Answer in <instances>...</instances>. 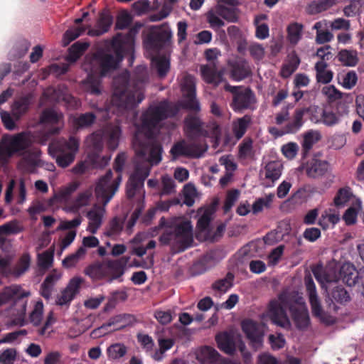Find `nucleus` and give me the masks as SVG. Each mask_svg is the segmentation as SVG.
<instances>
[{"label": "nucleus", "mask_w": 364, "mask_h": 364, "mask_svg": "<svg viewBox=\"0 0 364 364\" xmlns=\"http://www.w3.org/2000/svg\"><path fill=\"white\" fill-rule=\"evenodd\" d=\"M63 115L53 109L44 110L41 116L40 123L46 129L45 133L38 136V141L45 144L48 139V134H54L59 132L63 124Z\"/></svg>", "instance_id": "nucleus-11"}, {"label": "nucleus", "mask_w": 364, "mask_h": 364, "mask_svg": "<svg viewBox=\"0 0 364 364\" xmlns=\"http://www.w3.org/2000/svg\"><path fill=\"white\" fill-rule=\"evenodd\" d=\"M340 220L339 214L331 208L326 209L321 214L319 220L318 225L323 229H327L331 225L334 226Z\"/></svg>", "instance_id": "nucleus-35"}, {"label": "nucleus", "mask_w": 364, "mask_h": 364, "mask_svg": "<svg viewBox=\"0 0 364 364\" xmlns=\"http://www.w3.org/2000/svg\"><path fill=\"white\" fill-rule=\"evenodd\" d=\"M28 294V291L17 286L6 287L0 293V306L10 300L14 301L13 314L15 318L13 322L15 325L23 326L25 323L26 297Z\"/></svg>", "instance_id": "nucleus-9"}, {"label": "nucleus", "mask_w": 364, "mask_h": 364, "mask_svg": "<svg viewBox=\"0 0 364 364\" xmlns=\"http://www.w3.org/2000/svg\"><path fill=\"white\" fill-rule=\"evenodd\" d=\"M306 109H297L295 111L294 116L293 120L289 122L287 125V132H296L302 125V118L306 112Z\"/></svg>", "instance_id": "nucleus-48"}, {"label": "nucleus", "mask_w": 364, "mask_h": 364, "mask_svg": "<svg viewBox=\"0 0 364 364\" xmlns=\"http://www.w3.org/2000/svg\"><path fill=\"white\" fill-rule=\"evenodd\" d=\"M147 80L146 68L139 66L130 76L127 71L114 78L113 94L111 105L107 108V112H119L131 110L144 100V87Z\"/></svg>", "instance_id": "nucleus-3"}, {"label": "nucleus", "mask_w": 364, "mask_h": 364, "mask_svg": "<svg viewBox=\"0 0 364 364\" xmlns=\"http://www.w3.org/2000/svg\"><path fill=\"white\" fill-rule=\"evenodd\" d=\"M43 304L42 301H37L33 310L30 314V321L34 326H38L43 318Z\"/></svg>", "instance_id": "nucleus-60"}, {"label": "nucleus", "mask_w": 364, "mask_h": 364, "mask_svg": "<svg viewBox=\"0 0 364 364\" xmlns=\"http://www.w3.org/2000/svg\"><path fill=\"white\" fill-rule=\"evenodd\" d=\"M363 11V0H351L350 4L344 7L343 13L347 17H353Z\"/></svg>", "instance_id": "nucleus-52"}, {"label": "nucleus", "mask_w": 364, "mask_h": 364, "mask_svg": "<svg viewBox=\"0 0 364 364\" xmlns=\"http://www.w3.org/2000/svg\"><path fill=\"white\" fill-rule=\"evenodd\" d=\"M212 210L210 209L200 210V217L198 220V228L200 231H208L212 219Z\"/></svg>", "instance_id": "nucleus-51"}, {"label": "nucleus", "mask_w": 364, "mask_h": 364, "mask_svg": "<svg viewBox=\"0 0 364 364\" xmlns=\"http://www.w3.org/2000/svg\"><path fill=\"white\" fill-rule=\"evenodd\" d=\"M53 262V251H46L38 255V264L40 267L48 269Z\"/></svg>", "instance_id": "nucleus-61"}, {"label": "nucleus", "mask_w": 364, "mask_h": 364, "mask_svg": "<svg viewBox=\"0 0 364 364\" xmlns=\"http://www.w3.org/2000/svg\"><path fill=\"white\" fill-rule=\"evenodd\" d=\"M362 201L357 200L355 206L349 208L343 215V220L347 225H353L356 222L357 215L359 210L361 209Z\"/></svg>", "instance_id": "nucleus-55"}, {"label": "nucleus", "mask_w": 364, "mask_h": 364, "mask_svg": "<svg viewBox=\"0 0 364 364\" xmlns=\"http://www.w3.org/2000/svg\"><path fill=\"white\" fill-rule=\"evenodd\" d=\"M121 129L118 125L107 124L101 131L93 133L87 137L86 146L92 149L87 159L77 163L72 169L75 174L84 173L90 166L101 168L107 164L109 156H101L98 152L103 148V139H106L108 147L114 150L119 145Z\"/></svg>", "instance_id": "nucleus-5"}, {"label": "nucleus", "mask_w": 364, "mask_h": 364, "mask_svg": "<svg viewBox=\"0 0 364 364\" xmlns=\"http://www.w3.org/2000/svg\"><path fill=\"white\" fill-rule=\"evenodd\" d=\"M112 17L108 12H102L95 27L89 29L87 34L90 36H99L107 33L112 24Z\"/></svg>", "instance_id": "nucleus-27"}, {"label": "nucleus", "mask_w": 364, "mask_h": 364, "mask_svg": "<svg viewBox=\"0 0 364 364\" xmlns=\"http://www.w3.org/2000/svg\"><path fill=\"white\" fill-rule=\"evenodd\" d=\"M82 282V278L80 277H75L71 279L67 287L57 295L55 304L61 306H69L78 294Z\"/></svg>", "instance_id": "nucleus-18"}, {"label": "nucleus", "mask_w": 364, "mask_h": 364, "mask_svg": "<svg viewBox=\"0 0 364 364\" xmlns=\"http://www.w3.org/2000/svg\"><path fill=\"white\" fill-rule=\"evenodd\" d=\"M303 26L299 23H292L287 27L288 40L291 44L296 45L302 36Z\"/></svg>", "instance_id": "nucleus-43"}, {"label": "nucleus", "mask_w": 364, "mask_h": 364, "mask_svg": "<svg viewBox=\"0 0 364 364\" xmlns=\"http://www.w3.org/2000/svg\"><path fill=\"white\" fill-rule=\"evenodd\" d=\"M93 202L92 187L80 191L72 201L68 204L64 210L66 212L79 213L85 212L87 206Z\"/></svg>", "instance_id": "nucleus-19"}, {"label": "nucleus", "mask_w": 364, "mask_h": 364, "mask_svg": "<svg viewBox=\"0 0 364 364\" xmlns=\"http://www.w3.org/2000/svg\"><path fill=\"white\" fill-rule=\"evenodd\" d=\"M341 0H318L310 4L307 11L310 14H316L326 11L340 2Z\"/></svg>", "instance_id": "nucleus-36"}, {"label": "nucleus", "mask_w": 364, "mask_h": 364, "mask_svg": "<svg viewBox=\"0 0 364 364\" xmlns=\"http://www.w3.org/2000/svg\"><path fill=\"white\" fill-rule=\"evenodd\" d=\"M30 264L31 256L28 253L23 254L15 267L14 274L17 277L22 275L29 269Z\"/></svg>", "instance_id": "nucleus-54"}, {"label": "nucleus", "mask_w": 364, "mask_h": 364, "mask_svg": "<svg viewBox=\"0 0 364 364\" xmlns=\"http://www.w3.org/2000/svg\"><path fill=\"white\" fill-rule=\"evenodd\" d=\"M185 127L186 130L189 132H198L201 129V122L196 116H189L185 121Z\"/></svg>", "instance_id": "nucleus-62"}, {"label": "nucleus", "mask_w": 364, "mask_h": 364, "mask_svg": "<svg viewBox=\"0 0 364 364\" xmlns=\"http://www.w3.org/2000/svg\"><path fill=\"white\" fill-rule=\"evenodd\" d=\"M225 90L231 92L233 95L231 107L235 111H241L247 109L255 103V100L254 95L248 89L225 84Z\"/></svg>", "instance_id": "nucleus-12"}, {"label": "nucleus", "mask_w": 364, "mask_h": 364, "mask_svg": "<svg viewBox=\"0 0 364 364\" xmlns=\"http://www.w3.org/2000/svg\"><path fill=\"white\" fill-rule=\"evenodd\" d=\"M322 93L330 102H335L342 97V93L333 85H327L323 87Z\"/></svg>", "instance_id": "nucleus-63"}, {"label": "nucleus", "mask_w": 364, "mask_h": 364, "mask_svg": "<svg viewBox=\"0 0 364 364\" xmlns=\"http://www.w3.org/2000/svg\"><path fill=\"white\" fill-rule=\"evenodd\" d=\"M33 141L31 134L24 133L6 139L1 146L0 157H2L4 152L7 156H10L13 153L28 147Z\"/></svg>", "instance_id": "nucleus-14"}, {"label": "nucleus", "mask_w": 364, "mask_h": 364, "mask_svg": "<svg viewBox=\"0 0 364 364\" xmlns=\"http://www.w3.org/2000/svg\"><path fill=\"white\" fill-rule=\"evenodd\" d=\"M78 183L72 182L65 186L61 187L55 192L53 197L49 200V205H53L55 203L64 205V208L69 204L72 194L77 189Z\"/></svg>", "instance_id": "nucleus-21"}, {"label": "nucleus", "mask_w": 364, "mask_h": 364, "mask_svg": "<svg viewBox=\"0 0 364 364\" xmlns=\"http://www.w3.org/2000/svg\"><path fill=\"white\" fill-rule=\"evenodd\" d=\"M197 358L207 364H235L230 360L220 358L218 353L214 348L208 346L200 349Z\"/></svg>", "instance_id": "nucleus-25"}, {"label": "nucleus", "mask_w": 364, "mask_h": 364, "mask_svg": "<svg viewBox=\"0 0 364 364\" xmlns=\"http://www.w3.org/2000/svg\"><path fill=\"white\" fill-rule=\"evenodd\" d=\"M273 194H269L263 198L257 199L252 205V213L257 214L264 208H269L274 198Z\"/></svg>", "instance_id": "nucleus-56"}, {"label": "nucleus", "mask_w": 364, "mask_h": 364, "mask_svg": "<svg viewBox=\"0 0 364 364\" xmlns=\"http://www.w3.org/2000/svg\"><path fill=\"white\" fill-rule=\"evenodd\" d=\"M313 273L323 289H330L342 279L348 286H353L358 279V272L354 265L350 262H345L341 266L332 262L323 269L316 267Z\"/></svg>", "instance_id": "nucleus-6"}, {"label": "nucleus", "mask_w": 364, "mask_h": 364, "mask_svg": "<svg viewBox=\"0 0 364 364\" xmlns=\"http://www.w3.org/2000/svg\"><path fill=\"white\" fill-rule=\"evenodd\" d=\"M220 10V16L222 18L230 22H235L237 20L238 16L235 8L231 6H226L221 3L217 5Z\"/></svg>", "instance_id": "nucleus-53"}, {"label": "nucleus", "mask_w": 364, "mask_h": 364, "mask_svg": "<svg viewBox=\"0 0 364 364\" xmlns=\"http://www.w3.org/2000/svg\"><path fill=\"white\" fill-rule=\"evenodd\" d=\"M173 33L170 26L164 23L151 28L150 35L145 41V46L148 49L157 50L172 38Z\"/></svg>", "instance_id": "nucleus-13"}, {"label": "nucleus", "mask_w": 364, "mask_h": 364, "mask_svg": "<svg viewBox=\"0 0 364 364\" xmlns=\"http://www.w3.org/2000/svg\"><path fill=\"white\" fill-rule=\"evenodd\" d=\"M242 328L247 337L259 346L262 343L263 336V327L252 320H246L242 323Z\"/></svg>", "instance_id": "nucleus-23"}, {"label": "nucleus", "mask_w": 364, "mask_h": 364, "mask_svg": "<svg viewBox=\"0 0 364 364\" xmlns=\"http://www.w3.org/2000/svg\"><path fill=\"white\" fill-rule=\"evenodd\" d=\"M233 278L232 274L228 273L225 278L218 279L213 283V289L220 294L225 293L232 287Z\"/></svg>", "instance_id": "nucleus-44"}, {"label": "nucleus", "mask_w": 364, "mask_h": 364, "mask_svg": "<svg viewBox=\"0 0 364 364\" xmlns=\"http://www.w3.org/2000/svg\"><path fill=\"white\" fill-rule=\"evenodd\" d=\"M200 74L203 80L214 86H218L223 80V71L218 70L217 63L202 65Z\"/></svg>", "instance_id": "nucleus-22"}, {"label": "nucleus", "mask_w": 364, "mask_h": 364, "mask_svg": "<svg viewBox=\"0 0 364 364\" xmlns=\"http://www.w3.org/2000/svg\"><path fill=\"white\" fill-rule=\"evenodd\" d=\"M181 90L184 97L183 107L193 111L200 109L199 102L196 99V80L191 75H185L181 81Z\"/></svg>", "instance_id": "nucleus-15"}, {"label": "nucleus", "mask_w": 364, "mask_h": 364, "mask_svg": "<svg viewBox=\"0 0 364 364\" xmlns=\"http://www.w3.org/2000/svg\"><path fill=\"white\" fill-rule=\"evenodd\" d=\"M282 171V164L280 161H274L269 162L262 171V176H264L267 181L266 186H270L271 183H274L277 181L281 175Z\"/></svg>", "instance_id": "nucleus-26"}, {"label": "nucleus", "mask_w": 364, "mask_h": 364, "mask_svg": "<svg viewBox=\"0 0 364 364\" xmlns=\"http://www.w3.org/2000/svg\"><path fill=\"white\" fill-rule=\"evenodd\" d=\"M321 139L318 131L311 130L304 135L303 146L305 149H310L312 146Z\"/></svg>", "instance_id": "nucleus-59"}, {"label": "nucleus", "mask_w": 364, "mask_h": 364, "mask_svg": "<svg viewBox=\"0 0 364 364\" xmlns=\"http://www.w3.org/2000/svg\"><path fill=\"white\" fill-rule=\"evenodd\" d=\"M206 19L210 26L213 29H218L225 25L223 18L220 16V10L217 6L211 9L206 14Z\"/></svg>", "instance_id": "nucleus-40"}, {"label": "nucleus", "mask_w": 364, "mask_h": 364, "mask_svg": "<svg viewBox=\"0 0 364 364\" xmlns=\"http://www.w3.org/2000/svg\"><path fill=\"white\" fill-rule=\"evenodd\" d=\"M107 269L106 262H96L87 267L85 270V274L92 279H101L108 277Z\"/></svg>", "instance_id": "nucleus-34"}, {"label": "nucleus", "mask_w": 364, "mask_h": 364, "mask_svg": "<svg viewBox=\"0 0 364 364\" xmlns=\"http://www.w3.org/2000/svg\"><path fill=\"white\" fill-rule=\"evenodd\" d=\"M183 195L185 197L184 203L187 205L191 206L193 204L195 198L197 196L196 187L191 183L186 185L183 188Z\"/></svg>", "instance_id": "nucleus-64"}, {"label": "nucleus", "mask_w": 364, "mask_h": 364, "mask_svg": "<svg viewBox=\"0 0 364 364\" xmlns=\"http://www.w3.org/2000/svg\"><path fill=\"white\" fill-rule=\"evenodd\" d=\"M328 168V164L326 161L312 159L304 166L306 174L311 178L323 176Z\"/></svg>", "instance_id": "nucleus-29"}, {"label": "nucleus", "mask_w": 364, "mask_h": 364, "mask_svg": "<svg viewBox=\"0 0 364 364\" xmlns=\"http://www.w3.org/2000/svg\"><path fill=\"white\" fill-rule=\"evenodd\" d=\"M129 259V257H122L117 260L106 261L108 277L114 279L121 277L124 272V269Z\"/></svg>", "instance_id": "nucleus-28"}, {"label": "nucleus", "mask_w": 364, "mask_h": 364, "mask_svg": "<svg viewBox=\"0 0 364 364\" xmlns=\"http://www.w3.org/2000/svg\"><path fill=\"white\" fill-rule=\"evenodd\" d=\"M300 63V60L296 55L289 57V60L282 68L281 75L283 77H289L297 68Z\"/></svg>", "instance_id": "nucleus-45"}, {"label": "nucleus", "mask_w": 364, "mask_h": 364, "mask_svg": "<svg viewBox=\"0 0 364 364\" xmlns=\"http://www.w3.org/2000/svg\"><path fill=\"white\" fill-rule=\"evenodd\" d=\"M121 181V175L119 174L116 178H113L110 170L104 176L100 178L95 188V196L99 203L105 206L117 191Z\"/></svg>", "instance_id": "nucleus-10"}, {"label": "nucleus", "mask_w": 364, "mask_h": 364, "mask_svg": "<svg viewBox=\"0 0 364 364\" xmlns=\"http://www.w3.org/2000/svg\"><path fill=\"white\" fill-rule=\"evenodd\" d=\"M80 140L70 136L68 141H53L48 146L49 154L61 168L69 166L79 151Z\"/></svg>", "instance_id": "nucleus-8"}, {"label": "nucleus", "mask_w": 364, "mask_h": 364, "mask_svg": "<svg viewBox=\"0 0 364 364\" xmlns=\"http://www.w3.org/2000/svg\"><path fill=\"white\" fill-rule=\"evenodd\" d=\"M138 29L136 27L131 28L125 36L117 34L106 50H99L94 56L86 58L82 68L87 73V77L82 82L85 92L95 95L101 93L100 77L115 69L122 60L124 53L133 50Z\"/></svg>", "instance_id": "nucleus-2"}, {"label": "nucleus", "mask_w": 364, "mask_h": 364, "mask_svg": "<svg viewBox=\"0 0 364 364\" xmlns=\"http://www.w3.org/2000/svg\"><path fill=\"white\" fill-rule=\"evenodd\" d=\"M32 99L33 95L28 94L14 102L11 107V113L15 120L18 119L27 111Z\"/></svg>", "instance_id": "nucleus-31"}, {"label": "nucleus", "mask_w": 364, "mask_h": 364, "mask_svg": "<svg viewBox=\"0 0 364 364\" xmlns=\"http://www.w3.org/2000/svg\"><path fill=\"white\" fill-rule=\"evenodd\" d=\"M216 341L220 350L228 354H232L235 350L233 336L228 333H222L216 336Z\"/></svg>", "instance_id": "nucleus-32"}, {"label": "nucleus", "mask_w": 364, "mask_h": 364, "mask_svg": "<svg viewBox=\"0 0 364 364\" xmlns=\"http://www.w3.org/2000/svg\"><path fill=\"white\" fill-rule=\"evenodd\" d=\"M105 213V208L101 207L98 205H95L90 211L87 213V217L88 218V227L87 230L95 234L99 228L102 225V217Z\"/></svg>", "instance_id": "nucleus-24"}, {"label": "nucleus", "mask_w": 364, "mask_h": 364, "mask_svg": "<svg viewBox=\"0 0 364 364\" xmlns=\"http://www.w3.org/2000/svg\"><path fill=\"white\" fill-rule=\"evenodd\" d=\"M108 359L110 360H119L126 355L127 348L121 343H113L106 350Z\"/></svg>", "instance_id": "nucleus-39"}, {"label": "nucleus", "mask_w": 364, "mask_h": 364, "mask_svg": "<svg viewBox=\"0 0 364 364\" xmlns=\"http://www.w3.org/2000/svg\"><path fill=\"white\" fill-rule=\"evenodd\" d=\"M327 292L328 297L332 301L338 303H345L349 300V295L346 289L341 286L338 285V283L333 284L330 289H324Z\"/></svg>", "instance_id": "nucleus-33"}, {"label": "nucleus", "mask_w": 364, "mask_h": 364, "mask_svg": "<svg viewBox=\"0 0 364 364\" xmlns=\"http://www.w3.org/2000/svg\"><path fill=\"white\" fill-rule=\"evenodd\" d=\"M157 341L159 348L153 354V358L155 360H161L164 357V353L173 346L175 340L171 338H165L160 336Z\"/></svg>", "instance_id": "nucleus-37"}, {"label": "nucleus", "mask_w": 364, "mask_h": 364, "mask_svg": "<svg viewBox=\"0 0 364 364\" xmlns=\"http://www.w3.org/2000/svg\"><path fill=\"white\" fill-rule=\"evenodd\" d=\"M129 315H117L109 320L108 322L103 324L101 327L94 331V333H97L103 329H107L109 327H113V330H119L123 328L127 324V318Z\"/></svg>", "instance_id": "nucleus-38"}, {"label": "nucleus", "mask_w": 364, "mask_h": 364, "mask_svg": "<svg viewBox=\"0 0 364 364\" xmlns=\"http://www.w3.org/2000/svg\"><path fill=\"white\" fill-rule=\"evenodd\" d=\"M162 245H169L174 253L183 252L193 242L191 221L186 218L176 220L172 226L159 237Z\"/></svg>", "instance_id": "nucleus-7"}, {"label": "nucleus", "mask_w": 364, "mask_h": 364, "mask_svg": "<svg viewBox=\"0 0 364 364\" xmlns=\"http://www.w3.org/2000/svg\"><path fill=\"white\" fill-rule=\"evenodd\" d=\"M41 151L36 149L29 151L24 154L23 159L26 165L29 166H40L41 160L40 159Z\"/></svg>", "instance_id": "nucleus-58"}, {"label": "nucleus", "mask_w": 364, "mask_h": 364, "mask_svg": "<svg viewBox=\"0 0 364 364\" xmlns=\"http://www.w3.org/2000/svg\"><path fill=\"white\" fill-rule=\"evenodd\" d=\"M306 294L311 307L312 314L323 322H328L325 312L321 304V301L317 294L315 283L311 275H306L304 278Z\"/></svg>", "instance_id": "nucleus-16"}, {"label": "nucleus", "mask_w": 364, "mask_h": 364, "mask_svg": "<svg viewBox=\"0 0 364 364\" xmlns=\"http://www.w3.org/2000/svg\"><path fill=\"white\" fill-rule=\"evenodd\" d=\"M122 228L123 220L115 217L109 222L105 234L109 237L117 236L121 232Z\"/></svg>", "instance_id": "nucleus-57"}, {"label": "nucleus", "mask_w": 364, "mask_h": 364, "mask_svg": "<svg viewBox=\"0 0 364 364\" xmlns=\"http://www.w3.org/2000/svg\"><path fill=\"white\" fill-rule=\"evenodd\" d=\"M179 107L176 105L161 102L150 106L142 114L140 122L135 123L133 149L136 154V165L127 184L129 198L134 197L140 191L151 166L161 161L162 148L154 136L161 127V122L175 115Z\"/></svg>", "instance_id": "nucleus-1"}, {"label": "nucleus", "mask_w": 364, "mask_h": 364, "mask_svg": "<svg viewBox=\"0 0 364 364\" xmlns=\"http://www.w3.org/2000/svg\"><path fill=\"white\" fill-rule=\"evenodd\" d=\"M152 64L161 77L165 76L169 70V60L166 57H155L152 60Z\"/></svg>", "instance_id": "nucleus-49"}, {"label": "nucleus", "mask_w": 364, "mask_h": 364, "mask_svg": "<svg viewBox=\"0 0 364 364\" xmlns=\"http://www.w3.org/2000/svg\"><path fill=\"white\" fill-rule=\"evenodd\" d=\"M250 122V118L248 116L240 118L234 122L233 132L237 139H240L245 134Z\"/></svg>", "instance_id": "nucleus-50"}, {"label": "nucleus", "mask_w": 364, "mask_h": 364, "mask_svg": "<svg viewBox=\"0 0 364 364\" xmlns=\"http://www.w3.org/2000/svg\"><path fill=\"white\" fill-rule=\"evenodd\" d=\"M46 100L64 101L70 107L77 106V100L69 94L67 87L64 85H60L57 88L46 89L41 99V105H43Z\"/></svg>", "instance_id": "nucleus-17"}, {"label": "nucleus", "mask_w": 364, "mask_h": 364, "mask_svg": "<svg viewBox=\"0 0 364 364\" xmlns=\"http://www.w3.org/2000/svg\"><path fill=\"white\" fill-rule=\"evenodd\" d=\"M287 309L299 328H305L308 326L309 313L301 294L297 291L282 292L277 300L270 302L268 316L274 323L284 328H289L291 323L286 314Z\"/></svg>", "instance_id": "nucleus-4"}, {"label": "nucleus", "mask_w": 364, "mask_h": 364, "mask_svg": "<svg viewBox=\"0 0 364 364\" xmlns=\"http://www.w3.org/2000/svg\"><path fill=\"white\" fill-rule=\"evenodd\" d=\"M338 58L343 65L355 66L358 62V53L355 50H341L338 55Z\"/></svg>", "instance_id": "nucleus-41"}, {"label": "nucleus", "mask_w": 364, "mask_h": 364, "mask_svg": "<svg viewBox=\"0 0 364 364\" xmlns=\"http://www.w3.org/2000/svg\"><path fill=\"white\" fill-rule=\"evenodd\" d=\"M89 44L87 43L77 42L74 43L69 49V55L67 60L71 63L75 62L82 53L87 49Z\"/></svg>", "instance_id": "nucleus-46"}, {"label": "nucleus", "mask_w": 364, "mask_h": 364, "mask_svg": "<svg viewBox=\"0 0 364 364\" xmlns=\"http://www.w3.org/2000/svg\"><path fill=\"white\" fill-rule=\"evenodd\" d=\"M86 254V250L83 247H80L76 252L65 257L63 261V265L66 268H71L82 259Z\"/></svg>", "instance_id": "nucleus-47"}, {"label": "nucleus", "mask_w": 364, "mask_h": 364, "mask_svg": "<svg viewBox=\"0 0 364 364\" xmlns=\"http://www.w3.org/2000/svg\"><path fill=\"white\" fill-rule=\"evenodd\" d=\"M207 147L200 146L197 144H187L184 141H181L175 144L171 149V154L173 158L181 156H191L194 157H200L206 151Z\"/></svg>", "instance_id": "nucleus-20"}, {"label": "nucleus", "mask_w": 364, "mask_h": 364, "mask_svg": "<svg viewBox=\"0 0 364 364\" xmlns=\"http://www.w3.org/2000/svg\"><path fill=\"white\" fill-rule=\"evenodd\" d=\"M250 73L248 63L244 60H240L231 64V77L235 81H240L247 77Z\"/></svg>", "instance_id": "nucleus-30"}, {"label": "nucleus", "mask_w": 364, "mask_h": 364, "mask_svg": "<svg viewBox=\"0 0 364 364\" xmlns=\"http://www.w3.org/2000/svg\"><path fill=\"white\" fill-rule=\"evenodd\" d=\"M96 116L92 113H85L73 119V124L77 129H82L90 127L93 124L96 119Z\"/></svg>", "instance_id": "nucleus-42"}]
</instances>
